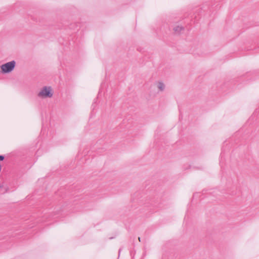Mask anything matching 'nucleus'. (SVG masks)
Listing matches in <instances>:
<instances>
[{"mask_svg":"<svg viewBox=\"0 0 259 259\" xmlns=\"http://www.w3.org/2000/svg\"><path fill=\"white\" fill-rule=\"evenodd\" d=\"M157 87L160 91H163L165 88V85L162 82H159L158 83Z\"/></svg>","mask_w":259,"mask_h":259,"instance_id":"nucleus-4","label":"nucleus"},{"mask_svg":"<svg viewBox=\"0 0 259 259\" xmlns=\"http://www.w3.org/2000/svg\"><path fill=\"white\" fill-rule=\"evenodd\" d=\"M2 72V70H0V72Z\"/></svg>","mask_w":259,"mask_h":259,"instance_id":"nucleus-9","label":"nucleus"},{"mask_svg":"<svg viewBox=\"0 0 259 259\" xmlns=\"http://www.w3.org/2000/svg\"><path fill=\"white\" fill-rule=\"evenodd\" d=\"M16 62L14 60L5 63L1 66L2 72L8 73L12 71L15 68Z\"/></svg>","mask_w":259,"mask_h":259,"instance_id":"nucleus-2","label":"nucleus"},{"mask_svg":"<svg viewBox=\"0 0 259 259\" xmlns=\"http://www.w3.org/2000/svg\"><path fill=\"white\" fill-rule=\"evenodd\" d=\"M139 241H140V240H141L140 237H139Z\"/></svg>","mask_w":259,"mask_h":259,"instance_id":"nucleus-8","label":"nucleus"},{"mask_svg":"<svg viewBox=\"0 0 259 259\" xmlns=\"http://www.w3.org/2000/svg\"><path fill=\"white\" fill-rule=\"evenodd\" d=\"M0 189H1L0 193L1 194H4V193H5L6 192H7V188H4L3 186L0 185Z\"/></svg>","mask_w":259,"mask_h":259,"instance_id":"nucleus-5","label":"nucleus"},{"mask_svg":"<svg viewBox=\"0 0 259 259\" xmlns=\"http://www.w3.org/2000/svg\"><path fill=\"white\" fill-rule=\"evenodd\" d=\"M176 34H179L182 31L184 30V28L182 26H176L173 28Z\"/></svg>","mask_w":259,"mask_h":259,"instance_id":"nucleus-3","label":"nucleus"},{"mask_svg":"<svg viewBox=\"0 0 259 259\" xmlns=\"http://www.w3.org/2000/svg\"><path fill=\"white\" fill-rule=\"evenodd\" d=\"M121 251V248H120L119 249V251H118L119 255L120 254Z\"/></svg>","mask_w":259,"mask_h":259,"instance_id":"nucleus-7","label":"nucleus"},{"mask_svg":"<svg viewBox=\"0 0 259 259\" xmlns=\"http://www.w3.org/2000/svg\"><path fill=\"white\" fill-rule=\"evenodd\" d=\"M53 95V92L51 87L47 86L44 87L37 94L38 97L42 99L51 98Z\"/></svg>","mask_w":259,"mask_h":259,"instance_id":"nucleus-1","label":"nucleus"},{"mask_svg":"<svg viewBox=\"0 0 259 259\" xmlns=\"http://www.w3.org/2000/svg\"><path fill=\"white\" fill-rule=\"evenodd\" d=\"M5 157L3 155H0V160L3 161Z\"/></svg>","mask_w":259,"mask_h":259,"instance_id":"nucleus-6","label":"nucleus"}]
</instances>
